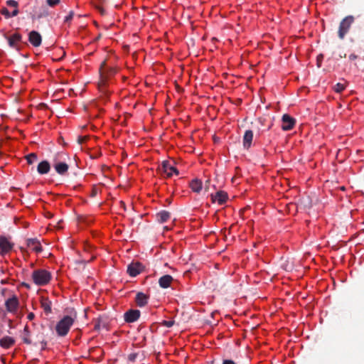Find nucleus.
<instances>
[{
	"mask_svg": "<svg viewBox=\"0 0 364 364\" xmlns=\"http://www.w3.org/2000/svg\"><path fill=\"white\" fill-rule=\"evenodd\" d=\"M74 12L73 11H70L69 14L65 16L64 19L65 23H69L73 18Z\"/></svg>",
	"mask_w": 364,
	"mask_h": 364,
	"instance_id": "72a5a7b5",
	"label": "nucleus"
},
{
	"mask_svg": "<svg viewBox=\"0 0 364 364\" xmlns=\"http://www.w3.org/2000/svg\"><path fill=\"white\" fill-rule=\"evenodd\" d=\"M30 17L31 18L32 21H34L36 19V15L33 13H30Z\"/></svg>",
	"mask_w": 364,
	"mask_h": 364,
	"instance_id": "79ce46f5",
	"label": "nucleus"
},
{
	"mask_svg": "<svg viewBox=\"0 0 364 364\" xmlns=\"http://www.w3.org/2000/svg\"><path fill=\"white\" fill-rule=\"evenodd\" d=\"M347 83L346 81H345V83L338 82L333 86V89L336 92L341 93L346 89Z\"/></svg>",
	"mask_w": 364,
	"mask_h": 364,
	"instance_id": "bb28decb",
	"label": "nucleus"
},
{
	"mask_svg": "<svg viewBox=\"0 0 364 364\" xmlns=\"http://www.w3.org/2000/svg\"><path fill=\"white\" fill-rule=\"evenodd\" d=\"M14 247V244L6 237L0 235V250L2 254L10 252Z\"/></svg>",
	"mask_w": 364,
	"mask_h": 364,
	"instance_id": "9d476101",
	"label": "nucleus"
},
{
	"mask_svg": "<svg viewBox=\"0 0 364 364\" xmlns=\"http://www.w3.org/2000/svg\"><path fill=\"white\" fill-rule=\"evenodd\" d=\"M149 295H146L142 292H138L136 295L135 301L139 307L144 306L148 303Z\"/></svg>",
	"mask_w": 364,
	"mask_h": 364,
	"instance_id": "a211bd4d",
	"label": "nucleus"
},
{
	"mask_svg": "<svg viewBox=\"0 0 364 364\" xmlns=\"http://www.w3.org/2000/svg\"><path fill=\"white\" fill-rule=\"evenodd\" d=\"M144 269V266L140 262H132L127 267V273L131 277H136Z\"/></svg>",
	"mask_w": 364,
	"mask_h": 364,
	"instance_id": "6e6552de",
	"label": "nucleus"
},
{
	"mask_svg": "<svg viewBox=\"0 0 364 364\" xmlns=\"http://www.w3.org/2000/svg\"><path fill=\"white\" fill-rule=\"evenodd\" d=\"M158 171L161 174H165L167 177H171L173 173L176 175L179 174L178 170L171 166L168 161H164L159 166Z\"/></svg>",
	"mask_w": 364,
	"mask_h": 364,
	"instance_id": "39448f33",
	"label": "nucleus"
},
{
	"mask_svg": "<svg viewBox=\"0 0 364 364\" xmlns=\"http://www.w3.org/2000/svg\"><path fill=\"white\" fill-rule=\"evenodd\" d=\"M189 186L191 190L197 193L200 192L203 187L201 181L197 178L192 180Z\"/></svg>",
	"mask_w": 364,
	"mask_h": 364,
	"instance_id": "a878e982",
	"label": "nucleus"
},
{
	"mask_svg": "<svg viewBox=\"0 0 364 364\" xmlns=\"http://www.w3.org/2000/svg\"><path fill=\"white\" fill-rule=\"evenodd\" d=\"M96 194H97V191L95 190H93L92 193V196L94 197L96 196Z\"/></svg>",
	"mask_w": 364,
	"mask_h": 364,
	"instance_id": "a18cd8bd",
	"label": "nucleus"
},
{
	"mask_svg": "<svg viewBox=\"0 0 364 364\" xmlns=\"http://www.w3.org/2000/svg\"><path fill=\"white\" fill-rule=\"evenodd\" d=\"M21 338L24 343L27 345L33 344V346H37V342H33L31 339V332L28 325L25 326Z\"/></svg>",
	"mask_w": 364,
	"mask_h": 364,
	"instance_id": "6ab92c4d",
	"label": "nucleus"
},
{
	"mask_svg": "<svg viewBox=\"0 0 364 364\" xmlns=\"http://www.w3.org/2000/svg\"><path fill=\"white\" fill-rule=\"evenodd\" d=\"M228 198V193L223 191H218L215 195L211 194L212 202H217L219 205L224 204L227 201Z\"/></svg>",
	"mask_w": 364,
	"mask_h": 364,
	"instance_id": "f8f14e48",
	"label": "nucleus"
},
{
	"mask_svg": "<svg viewBox=\"0 0 364 364\" xmlns=\"http://www.w3.org/2000/svg\"><path fill=\"white\" fill-rule=\"evenodd\" d=\"M41 306L46 314L51 313V301L48 299V298L41 297Z\"/></svg>",
	"mask_w": 364,
	"mask_h": 364,
	"instance_id": "b1692460",
	"label": "nucleus"
},
{
	"mask_svg": "<svg viewBox=\"0 0 364 364\" xmlns=\"http://www.w3.org/2000/svg\"><path fill=\"white\" fill-rule=\"evenodd\" d=\"M32 279L36 285L44 286L51 279V274L46 269H37L33 272Z\"/></svg>",
	"mask_w": 364,
	"mask_h": 364,
	"instance_id": "f03ea898",
	"label": "nucleus"
},
{
	"mask_svg": "<svg viewBox=\"0 0 364 364\" xmlns=\"http://www.w3.org/2000/svg\"><path fill=\"white\" fill-rule=\"evenodd\" d=\"M138 356L137 353H132L128 355V360L131 362H134L136 357Z\"/></svg>",
	"mask_w": 364,
	"mask_h": 364,
	"instance_id": "f704fd0d",
	"label": "nucleus"
},
{
	"mask_svg": "<svg viewBox=\"0 0 364 364\" xmlns=\"http://www.w3.org/2000/svg\"><path fill=\"white\" fill-rule=\"evenodd\" d=\"M162 326H166L167 328L172 327L174 325V321H163L161 323Z\"/></svg>",
	"mask_w": 364,
	"mask_h": 364,
	"instance_id": "2f4dec72",
	"label": "nucleus"
},
{
	"mask_svg": "<svg viewBox=\"0 0 364 364\" xmlns=\"http://www.w3.org/2000/svg\"><path fill=\"white\" fill-rule=\"evenodd\" d=\"M19 13L18 8L13 9V10L11 11V17L16 16Z\"/></svg>",
	"mask_w": 364,
	"mask_h": 364,
	"instance_id": "4c0bfd02",
	"label": "nucleus"
},
{
	"mask_svg": "<svg viewBox=\"0 0 364 364\" xmlns=\"http://www.w3.org/2000/svg\"><path fill=\"white\" fill-rule=\"evenodd\" d=\"M223 364H235V363L232 360H224Z\"/></svg>",
	"mask_w": 364,
	"mask_h": 364,
	"instance_id": "ea45409f",
	"label": "nucleus"
},
{
	"mask_svg": "<svg viewBox=\"0 0 364 364\" xmlns=\"http://www.w3.org/2000/svg\"><path fill=\"white\" fill-rule=\"evenodd\" d=\"M253 139V132L252 130H246L243 136V146L245 149H248L251 145Z\"/></svg>",
	"mask_w": 364,
	"mask_h": 364,
	"instance_id": "dca6fc26",
	"label": "nucleus"
},
{
	"mask_svg": "<svg viewBox=\"0 0 364 364\" xmlns=\"http://www.w3.org/2000/svg\"><path fill=\"white\" fill-rule=\"evenodd\" d=\"M41 345H42L41 349L45 350L46 348L47 341H45V344H41Z\"/></svg>",
	"mask_w": 364,
	"mask_h": 364,
	"instance_id": "c03bdc74",
	"label": "nucleus"
},
{
	"mask_svg": "<svg viewBox=\"0 0 364 364\" xmlns=\"http://www.w3.org/2000/svg\"><path fill=\"white\" fill-rule=\"evenodd\" d=\"M0 14H2L6 18H11V12L6 7H3L0 10Z\"/></svg>",
	"mask_w": 364,
	"mask_h": 364,
	"instance_id": "c756f323",
	"label": "nucleus"
},
{
	"mask_svg": "<svg viewBox=\"0 0 364 364\" xmlns=\"http://www.w3.org/2000/svg\"><path fill=\"white\" fill-rule=\"evenodd\" d=\"M27 246L31 250L38 253L42 252L43 248L40 242L36 238H31L27 240Z\"/></svg>",
	"mask_w": 364,
	"mask_h": 364,
	"instance_id": "4468645a",
	"label": "nucleus"
},
{
	"mask_svg": "<svg viewBox=\"0 0 364 364\" xmlns=\"http://www.w3.org/2000/svg\"><path fill=\"white\" fill-rule=\"evenodd\" d=\"M353 21L354 18L352 16H348L341 21L338 32L339 38H344L346 34L348 32L351 24L353 23Z\"/></svg>",
	"mask_w": 364,
	"mask_h": 364,
	"instance_id": "20e7f679",
	"label": "nucleus"
},
{
	"mask_svg": "<svg viewBox=\"0 0 364 364\" xmlns=\"http://www.w3.org/2000/svg\"><path fill=\"white\" fill-rule=\"evenodd\" d=\"M6 309L8 312L16 314L19 306V301L16 295H13L5 301Z\"/></svg>",
	"mask_w": 364,
	"mask_h": 364,
	"instance_id": "0eeeda50",
	"label": "nucleus"
},
{
	"mask_svg": "<svg viewBox=\"0 0 364 364\" xmlns=\"http://www.w3.org/2000/svg\"><path fill=\"white\" fill-rule=\"evenodd\" d=\"M210 183V181H209V180H207V181H205V191H208V183Z\"/></svg>",
	"mask_w": 364,
	"mask_h": 364,
	"instance_id": "37998d69",
	"label": "nucleus"
},
{
	"mask_svg": "<svg viewBox=\"0 0 364 364\" xmlns=\"http://www.w3.org/2000/svg\"><path fill=\"white\" fill-rule=\"evenodd\" d=\"M15 344V339L11 336H4L0 339V346L9 349Z\"/></svg>",
	"mask_w": 364,
	"mask_h": 364,
	"instance_id": "f3484780",
	"label": "nucleus"
},
{
	"mask_svg": "<svg viewBox=\"0 0 364 364\" xmlns=\"http://www.w3.org/2000/svg\"><path fill=\"white\" fill-rule=\"evenodd\" d=\"M27 318L28 320L32 321L35 318V314L33 312H30L28 314Z\"/></svg>",
	"mask_w": 364,
	"mask_h": 364,
	"instance_id": "58836bf2",
	"label": "nucleus"
},
{
	"mask_svg": "<svg viewBox=\"0 0 364 364\" xmlns=\"http://www.w3.org/2000/svg\"><path fill=\"white\" fill-rule=\"evenodd\" d=\"M357 58H358V56L356 55H355V54H351V55H349V59L350 60H355Z\"/></svg>",
	"mask_w": 364,
	"mask_h": 364,
	"instance_id": "a19ab883",
	"label": "nucleus"
},
{
	"mask_svg": "<svg viewBox=\"0 0 364 364\" xmlns=\"http://www.w3.org/2000/svg\"><path fill=\"white\" fill-rule=\"evenodd\" d=\"M156 217L158 222L163 223L170 219L171 214L168 211L162 210L156 213Z\"/></svg>",
	"mask_w": 364,
	"mask_h": 364,
	"instance_id": "393cba45",
	"label": "nucleus"
},
{
	"mask_svg": "<svg viewBox=\"0 0 364 364\" xmlns=\"http://www.w3.org/2000/svg\"><path fill=\"white\" fill-rule=\"evenodd\" d=\"M100 73L102 81L105 84L108 79L116 73V70L114 68L107 67L106 62L103 61L100 65Z\"/></svg>",
	"mask_w": 364,
	"mask_h": 364,
	"instance_id": "423d86ee",
	"label": "nucleus"
},
{
	"mask_svg": "<svg viewBox=\"0 0 364 364\" xmlns=\"http://www.w3.org/2000/svg\"><path fill=\"white\" fill-rule=\"evenodd\" d=\"M339 56H340V58H346V53H343V54H341H341L339 55Z\"/></svg>",
	"mask_w": 364,
	"mask_h": 364,
	"instance_id": "49530a36",
	"label": "nucleus"
},
{
	"mask_svg": "<svg viewBox=\"0 0 364 364\" xmlns=\"http://www.w3.org/2000/svg\"><path fill=\"white\" fill-rule=\"evenodd\" d=\"M88 139V136H78L77 138V142L79 144H82L83 143H85Z\"/></svg>",
	"mask_w": 364,
	"mask_h": 364,
	"instance_id": "c9c22d12",
	"label": "nucleus"
},
{
	"mask_svg": "<svg viewBox=\"0 0 364 364\" xmlns=\"http://www.w3.org/2000/svg\"><path fill=\"white\" fill-rule=\"evenodd\" d=\"M28 41L34 47H38L42 43L41 35L36 31H32L28 33Z\"/></svg>",
	"mask_w": 364,
	"mask_h": 364,
	"instance_id": "9b49d317",
	"label": "nucleus"
},
{
	"mask_svg": "<svg viewBox=\"0 0 364 364\" xmlns=\"http://www.w3.org/2000/svg\"><path fill=\"white\" fill-rule=\"evenodd\" d=\"M4 38L7 40L9 47L17 51L21 50L23 36L19 33H14L10 36L4 34Z\"/></svg>",
	"mask_w": 364,
	"mask_h": 364,
	"instance_id": "7ed1b4c3",
	"label": "nucleus"
},
{
	"mask_svg": "<svg viewBox=\"0 0 364 364\" xmlns=\"http://www.w3.org/2000/svg\"><path fill=\"white\" fill-rule=\"evenodd\" d=\"M173 280V277L169 274L162 276L159 279V284L163 289L168 288L171 282Z\"/></svg>",
	"mask_w": 364,
	"mask_h": 364,
	"instance_id": "4be33fe9",
	"label": "nucleus"
},
{
	"mask_svg": "<svg viewBox=\"0 0 364 364\" xmlns=\"http://www.w3.org/2000/svg\"><path fill=\"white\" fill-rule=\"evenodd\" d=\"M6 4L7 6L15 9L18 7V1L15 0H8L6 2Z\"/></svg>",
	"mask_w": 364,
	"mask_h": 364,
	"instance_id": "7c9ffc66",
	"label": "nucleus"
},
{
	"mask_svg": "<svg viewBox=\"0 0 364 364\" xmlns=\"http://www.w3.org/2000/svg\"><path fill=\"white\" fill-rule=\"evenodd\" d=\"M26 159L28 164H32L37 160V155L35 153H31L26 156Z\"/></svg>",
	"mask_w": 364,
	"mask_h": 364,
	"instance_id": "cd10ccee",
	"label": "nucleus"
},
{
	"mask_svg": "<svg viewBox=\"0 0 364 364\" xmlns=\"http://www.w3.org/2000/svg\"><path fill=\"white\" fill-rule=\"evenodd\" d=\"M69 313L70 315L63 316L56 324L55 331L59 336H66L77 318V312L75 309H72Z\"/></svg>",
	"mask_w": 364,
	"mask_h": 364,
	"instance_id": "f257e3e1",
	"label": "nucleus"
},
{
	"mask_svg": "<svg viewBox=\"0 0 364 364\" xmlns=\"http://www.w3.org/2000/svg\"><path fill=\"white\" fill-rule=\"evenodd\" d=\"M140 316V311L137 309H130L124 314V320L128 323H133L138 320Z\"/></svg>",
	"mask_w": 364,
	"mask_h": 364,
	"instance_id": "ddd939ff",
	"label": "nucleus"
},
{
	"mask_svg": "<svg viewBox=\"0 0 364 364\" xmlns=\"http://www.w3.org/2000/svg\"><path fill=\"white\" fill-rule=\"evenodd\" d=\"M36 338H37V343H39L41 344H45V335L43 331H38L36 334Z\"/></svg>",
	"mask_w": 364,
	"mask_h": 364,
	"instance_id": "c85d7f7f",
	"label": "nucleus"
},
{
	"mask_svg": "<svg viewBox=\"0 0 364 364\" xmlns=\"http://www.w3.org/2000/svg\"><path fill=\"white\" fill-rule=\"evenodd\" d=\"M109 324V320L106 316H100L95 320V328L99 330L100 328H107Z\"/></svg>",
	"mask_w": 364,
	"mask_h": 364,
	"instance_id": "2eb2a0df",
	"label": "nucleus"
},
{
	"mask_svg": "<svg viewBox=\"0 0 364 364\" xmlns=\"http://www.w3.org/2000/svg\"><path fill=\"white\" fill-rule=\"evenodd\" d=\"M282 129L284 131H289L294 128L296 120L287 114H284L282 118Z\"/></svg>",
	"mask_w": 364,
	"mask_h": 364,
	"instance_id": "1a4fd4ad",
	"label": "nucleus"
},
{
	"mask_svg": "<svg viewBox=\"0 0 364 364\" xmlns=\"http://www.w3.org/2000/svg\"><path fill=\"white\" fill-rule=\"evenodd\" d=\"M23 285H24V286H26V287H27V288H29V287H30L28 284H23Z\"/></svg>",
	"mask_w": 364,
	"mask_h": 364,
	"instance_id": "de8ad7c7",
	"label": "nucleus"
},
{
	"mask_svg": "<svg viewBox=\"0 0 364 364\" xmlns=\"http://www.w3.org/2000/svg\"><path fill=\"white\" fill-rule=\"evenodd\" d=\"M41 16H42L41 15H38V18H41Z\"/></svg>",
	"mask_w": 364,
	"mask_h": 364,
	"instance_id": "09e8293b",
	"label": "nucleus"
},
{
	"mask_svg": "<svg viewBox=\"0 0 364 364\" xmlns=\"http://www.w3.org/2000/svg\"><path fill=\"white\" fill-rule=\"evenodd\" d=\"M50 170V165L48 161L40 162L37 166V171L39 174H46Z\"/></svg>",
	"mask_w": 364,
	"mask_h": 364,
	"instance_id": "412c9836",
	"label": "nucleus"
},
{
	"mask_svg": "<svg viewBox=\"0 0 364 364\" xmlns=\"http://www.w3.org/2000/svg\"><path fill=\"white\" fill-rule=\"evenodd\" d=\"M60 0H46L48 6L54 7L60 3Z\"/></svg>",
	"mask_w": 364,
	"mask_h": 364,
	"instance_id": "473e14b6",
	"label": "nucleus"
},
{
	"mask_svg": "<svg viewBox=\"0 0 364 364\" xmlns=\"http://www.w3.org/2000/svg\"><path fill=\"white\" fill-rule=\"evenodd\" d=\"M54 168L58 174L64 175L67 173L69 166L65 162H55Z\"/></svg>",
	"mask_w": 364,
	"mask_h": 364,
	"instance_id": "5701e85b",
	"label": "nucleus"
},
{
	"mask_svg": "<svg viewBox=\"0 0 364 364\" xmlns=\"http://www.w3.org/2000/svg\"><path fill=\"white\" fill-rule=\"evenodd\" d=\"M297 208L300 210H307L311 207V201L309 197H304L299 200Z\"/></svg>",
	"mask_w": 364,
	"mask_h": 364,
	"instance_id": "aec40b11",
	"label": "nucleus"
},
{
	"mask_svg": "<svg viewBox=\"0 0 364 364\" xmlns=\"http://www.w3.org/2000/svg\"><path fill=\"white\" fill-rule=\"evenodd\" d=\"M323 55L322 54H320L317 57V66L320 68L321 66V63L323 60Z\"/></svg>",
	"mask_w": 364,
	"mask_h": 364,
	"instance_id": "e433bc0d",
	"label": "nucleus"
}]
</instances>
